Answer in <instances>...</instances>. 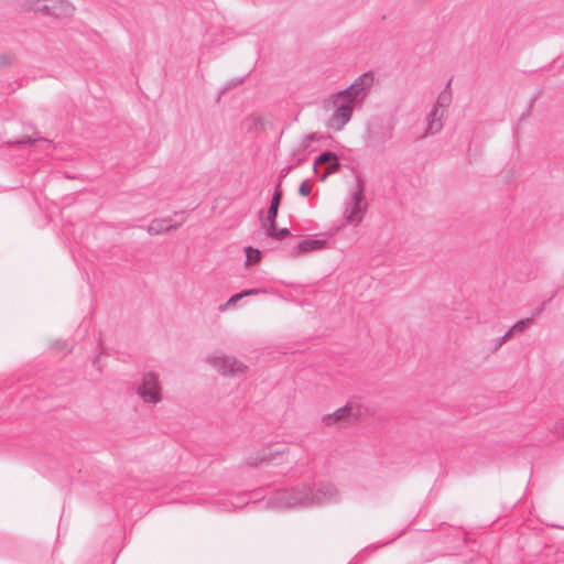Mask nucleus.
<instances>
[{"mask_svg":"<svg viewBox=\"0 0 564 564\" xmlns=\"http://www.w3.org/2000/svg\"><path fill=\"white\" fill-rule=\"evenodd\" d=\"M368 210V203L364 195V187L360 182L349 191L343 208L345 225L358 226L364 220Z\"/></svg>","mask_w":564,"mask_h":564,"instance_id":"7ed1b4c3","label":"nucleus"},{"mask_svg":"<svg viewBox=\"0 0 564 564\" xmlns=\"http://www.w3.org/2000/svg\"><path fill=\"white\" fill-rule=\"evenodd\" d=\"M44 3L36 8L56 18H67L73 14L74 7L68 0H43Z\"/></svg>","mask_w":564,"mask_h":564,"instance_id":"6e6552de","label":"nucleus"},{"mask_svg":"<svg viewBox=\"0 0 564 564\" xmlns=\"http://www.w3.org/2000/svg\"><path fill=\"white\" fill-rule=\"evenodd\" d=\"M262 225L265 228L267 235L269 237H272L275 239H283L290 235V231L288 228L278 229L276 219L265 220Z\"/></svg>","mask_w":564,"mask_h":564,"instance_id":"ddd939ff","label":"nucleus"},{"mask_svg":"<svg viewBox=\"0 0 564 564\" xmlns=\"http://www.w3.org/2000/svg\"><path fill=\"white\" fill-rule=\"evenodd\" d=\"M312 188L311 186H308L307 182L304 181L301 185H300V188H299V193L302 195V196H307L310 195Z\"/></svg>","mask_w":564,"mask_h":564,"instance_id":"412c9836","label":"nucleus"},{"mask_svg":"<svg viewBox=\"0 0 564 564\" xmlns=\"http://www.w3.org/2000/svg\"><path fill=\"white\" fill-rule=\"evenodd\" d=\"M510 338V333H506L502 337L496 339L494 350L499 349L508 339Z\"/></svg>","mask_w":564,"mask_h":564,"instance_id":"aec40b11","label":"nucleus"},{"mask_svg":"<svg viewBox=\"0 0 564 564\" xmlns=\"http://www.w3.org/2000/svg\"><path fill=\"white\" fill-rule=\"evenodd\" d=\"M205 360L223 376L237 378L243 376L247 371V366L243 362L236 357L219 351L208 355Z\"/></svg>","mask_w":564,"mask_h":564,"instance_id":"20e7f679","label":"nucleus"},{"mask_svg":"<svg viewBox=\"0 0 564 564\" xmlns=\"http://www.w3.org/2000/svg\"><path fill=\"white\" fill-rule=\"evenodd\" d=\"M448 104V98L445 95H441L426 116V130L425 135H433L440 132L443 128V118L445 115V108Z\"/></svg>","mask_w":564,"mask_h":564,"instance_id":"39448f33","label":"nucleus"},{"mask_svg":"<svg viewBox=\"0 0 564 564\" xmlns=\"http://www.w3.org/2000/svg\"><path fill=\"white\" fill-rule=\"evenodd\" d=\"M554 432L560 436H564V416L554 424Z\"/></svg>","mask_w":564,"mask_h":564,"instance_id":"6ab92c4d","label":"nucleus"},{"mask_svg":"<svg viewBox=\"0 0 564 564\" xmlns=\"http://www.w3.org/2000/svg\"><path fill=\"white\" fill-rule=\"evenodd\" d=\"M317 140L315 133L307 134L304 139V145H307L310 142Z\"/></svg>","mask_w":564,"mask_h":564,"instance_id":"5701e85b","label":"nucleus"},{"mask_svg":"<svg viewBox=\"0 0 564 564\" xmlns=\"http://www.w3.org/2000/svg\"><path fill=\"white\" fill-rule=\"evenodd\" d=\"M278 210H279V207L270 206L269 210H268L267 220H272V219L274 220V219H276Z\"/></svg>","mask_w":564,"mask_h":564,"instance_id":"4be33fe9","label":"nucleus"},{"mask_svg":"<svg viewBox=\"0 0 564 564\" xmlns=\"http://www.w3.org/2000/svg\"><path fill=\"white\" fill-rule=\"evenodd\" d=\"M373 83V74L367 72L358 76L347 88L329 94L323 100V109L332 111L326 121L327 129L334 132L341 131L351 120L354 111L362 107Z\"/></svg>","mask_w":564,"mask_h":564,"instance_id":"f257e3e1","label":"nucleus"},{"mask_svg":"<svg viewBox=\"0 0 564 564\" xmlns=\"http://www.w3.org/2000/svg\"><path fill=\"white\" fill-rule=\"evenodd\" d=\"M328 164L325 173L322 175V180L324 181L329 174L337 172L339 169V163L337 156L332 152H324L318 155L314 162V169L316 170L319 164Z\"/></svg>","mask_w":564,"mask_h":564,"instance_id":"9d476101","label":"nucleus"},{"mask_svg":"<svg viewBox=\"0 0 564 564\" xmlns=\"http://www.w3.org/2000/svg\"><path fill=\"white\" fill-rule=\"evenodd\" d=\"M282 454L281 451L276 449V451H270L268 454H264L262 455L259 459L257 458V460L254 462V464H260V463H263V462H272L276 455H280Z\"/></svg>","mask_w":564,"mask_h":564,"instance_id":"f3484780","label":"nucleus"},{"mask_svg":"<svg viewBox=\"0 0 564 564\" xmlns=\"http://www.w3.org/2000/svg\"><path fill=\"white\" fill-rule=\"evenodd\" d=\"M265 292L267 291L264 289L243 290L240 293H237V294H234L232 296H230L229 300L225 304L219 306V311L220 312L226 311L229 306L235 305L238 301H240L241 299H243L246 296L265 293Z\"/></svg>","mask_w":564,"mask_h":564,"instance_id":"f8f14e48","label":"nucleus"},{"mask_svg":"<svg viewBox=\"0 0 564 564\" xmlns=\"http://www.w3.org/2000/svg\"><path fill=\"white\" fill-rule=\"evenodd\" d=\"M337 496V489L332 484H321L316 489L307 485L290 490H278L269 499L271 508L285 510L291 508H306L315 503L326 502Z\"/></svg>","mask_w":564,"mask_h":564,"instance_id":"f03ea898","label":"nucleus"},{"mask_svg":"<svg viewBox=\"0 0 564 564\" xmlns=\"http://www.w3.org/2000/svg\"><path fill=\"white\" fill-rule=\"evenodd\" d=\"M138 394L144 402L155 404L161 401V388L156 375L149 372L143 376Z\"/></svg>","mask_w":564,"mask_h":564,"instance_id":"0eeeda50","label":"nucleus"},{"mask_svg":"<svg viewBox=\"0 0 564 564\" xmlns=\"http://www.w3.org/2000/svg\"><path fill=\"white\" fill-rule=\"evenodd\" d=\"M281 198H282V193H281V191L279 189V186H278L275 188V192H274L273 196H272L270 206L279 207L280 203H281Z\"/></svg>","mask_w":564,"mask_h":564,"instance_id":"a211bd4d","label":"nucleus"},{"mask_svg":"<svg viewBox=\"0 0 564 564\" xmlns=\"http://www.w3.org/2000/svg\"><path fill=\"white\" fill-rule=\"evenodd\" d=\"M394 135V126L391 123L372 127L367 132V144L373 149H386Z\"/></svg>","mask_w":564,"mask_h":564,"instance_id":"423d86ee","label":"nucleus"},{"mask_svg":"<svg viewBox=\"0 0 564 564\" xmlns=\"http://www.w3.org/2000/svg\"><path fill=\"white\" fill-rule=\"evenodd\" d=\"M532 324V318H523L518 321L507 333H510V337L513 334H519L525 330Z\"/></svg>","mask_w":564,"mask_h":564,"instance_id":"2eb2a0df","label":"nucleus"},{"mask_svg":"<svg viewBox=\"0 0 564 564\" xmlns=\"http://www.w3.org/2000/svg\"><path fill=\"white\" fill-rule=\"evenodd\" d=\"M260 261V251L252 247L246 248V264L252 265Z\"/></svg>","mask_w":564,"mask_h":564,"instance_id":"dca6fc26","label":"nucleus"},{"mask_svg":"<svg viewBox=\"0 0 564 564\" xmlns=\"http://www.w3.org/2000/svg\"><path fill=\"white\" fill-rule=\"evenodd\" d=\"M325 245H326L325 240L304 239V240H301L297 243L296 252L295 253L300 254V253H304V252H310V251L318 250V249L324 248Z\"/></svg>","mask_w":564,"mask_h":564,"instance_id":"9b49d317","label":"nucleus"},{"mask_svg":"<svg viewBox=\"0 0 564 564\" xmlns=\"http://www.w3.org/2000/svg\"><path fill=\"white\" fill-rule=\"evenodd\" d=\"M360 415V408L355 401H348L345 406L337 409L334 413L324 416L327 425L341 422L347 419H357Z\"/></svg>","mask_w":564,"mask_h":564,"instance_id":"1a4fd4ad","label":"nucleus"},{"mask_svg":"<svg viewBox=\"0 0 564 564\" xmlns=\"http://www.w3.org/2000/svg\"><path fill=\"white\" fill-rule=\"evenodd\" d=\"M170 223V219H154L148 227V231L151 235H160L169 231L172 228H176Z\"/></svg>","mask_w":564,"mask_h":564,"instance_id":"4468645a","label":"nucleus"}]
</instances>
